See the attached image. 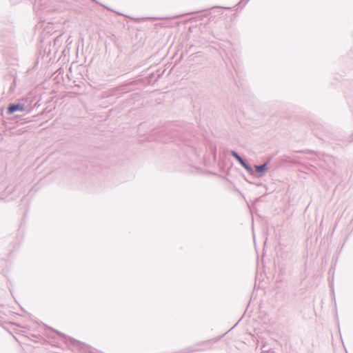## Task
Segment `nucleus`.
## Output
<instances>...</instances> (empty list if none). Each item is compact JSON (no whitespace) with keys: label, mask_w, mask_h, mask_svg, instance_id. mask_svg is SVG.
Masks as SVG:
<instances>
[{"label":"nucleus","mask_w":353,"mask_h":353,"mask_svg":"<svg viewBox=\"0 0 353 353\" xmlns=\"http://www.w3.org/2000/svg\"><path fill=\"white\" fill-rule=\"evenodd\" d=\"M232 156L247 170H250L248 165L244 162V161L239 156L236 152H232Z\"/></svg>","instance_id":"obj_1"},{"label":"nucleus","mask_w":353,"mask_h":353,"mask_svg":"<svg viewBox=\"0 0 353 353\" xmlns=\"http://www.w3.org/2000/svg\"><path fill=\"white\" fill-rule=\"evenodd\" d=\"M17 110H23V108L20 105H10L8 107V112L13 113Z\"/></svg>","instance_id":"obj_2"},{"label":"nucleus","mask_w":353,"mask_h":353,"mask_svg":"<svg viewBox=\"0 0 353 353\" xmlns=\"http://www.w3.org/2000/svg\"><path fill=\"white\" fill-rule=\"evenodd\" d=\"M265 165H256V170L259 172H262L264 171L265 170Z\"/></svg>","instance_id":"obj_3"}]
</instances>
